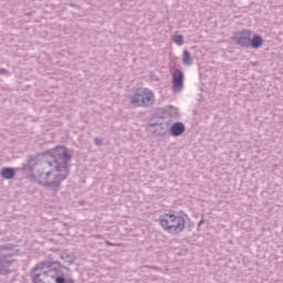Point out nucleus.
<instances>
[{"label":"nucleus","instance_id":"obj_9","mask_svg":"<svg viewBox=\"0 0 283 283\" xmlns=\"http://www.w3.org/2000/svg\"><path fill=\"white\" fill-rule=\"evenodd\" d=\"M0 176L1 178H3V180H12V178H14L15 176L14 168H10V167L2 168L0 171Z\"/></svg>","mask_w":283,"mask_h":283},{"label":"nucleus","instance_id":"obj_15","mask_svg":"<svg viewBox=\"0 0 283 283\" xmlns=\"http://www.w3.org/2000/svg\"><path fill=\"white\" fill-rule=\"evenodd\" d=\"M7 70L6 69H0V74H7Z\"/></svg>","mask_w":283,"mask_h":283},{"label":"nucleus","instance_id":"obj_10","mask_svg":"<svg viewBox=\"0 0 283 283\" xmlns=\"http://www.w3.org/2000/svg\"><path fill=\"white\" fill-rule=\"evenodd\" d=\"M263 43H264V40L258 34L253 35L252 39L250 38V46L253 50H258L259 48H262Z\"/></svg>","mask_w":283,"mask_h":283},{"label":"nucleus","instance_id":"obj_6","mask_svg":"<svg viewBox=\"0 0 283 283\" xmlns=\"http://www.w3.org/2000/svg\"><path fill=\"white\" fill-rule=\"evenodd\" d=\"M233 41L241 48H251V30L239 31L234 34Z\"/></svg>","mask_w":283,"mask_h":283},{"label":"nucleus","instance_id":"obj_3","mask_svg":"<svg viewBox=\"0 0 283 283\" xmlns=\"http://www.w3.org/2000/svg\"><path fill=\"white\" fill-rule=\"evenodd\" d=\"M158 223L167 233L178 235V233H182V231H185V224H187V221L184 216L169 211L159 216Z\"/></svg>","mask_w":283,"mask_h":283},{"label":"nucleus","instance_id":"obj_18","mask_svg":"<svg viewBox=\"0 0 283 283\" xmlns=\"http://www.w3.org/2000/svg\"><path fill=\"white\" fill-rule=\"evenodd\" d=\"M69 283H74V279H70V280H69Z\"/></svg>","mask_w":283,"mask_h":283},{"label":"nucleus","instance_id":"obj_4","mask_svg":"<svg viewBox=\"0 0 283 283\" xmlns=\"http://www.w3.org/2000/svg\"><path fill=\"white\" fill-rule=\"evenodd\" d=\"M132 107H151L156 103V95L149 88H136L127 96Z\"/></svg>","mask_w":283,"mask_h":283},{"label":"nucleus","instance_id":"obj_7","mask_svg":"<svg viewBox=\"0 0 283 283\" xmlns=\"http://www.w3.org/2000/svg\"><path fill=\"white\" fill-rule=\"evenodd\" d=\"M185 87V74L180 70H176L172 73V92L175 94H180L182 92V88Z\"/></svg>","mask_w":283,"mask_h":283},{"label":"nucleus","instance_id":"obj_8","mask_svg":"<svg viewBox=\"0 0 283 283\" xmlns=\"http://www.w3.org/2000/svg\"><path fill=\"white\" fill-rule=\"evenodd\" d=\"M185 124H182V122H177L169 126L170 134L175 137L182 136V134H185Z\"/></svg>","mask_w":283,"mask_h":283},{"label":"nucleus","instance_id":"obj_11","mask_svg":"<svg viewBox=\"0 0 283 283\" xmlns=\"http://www.w3.org/2000/svg\"><path fill=\"white\" fill-rule=\"evenodd\" d=\"M182 63L184 65H193V57H191V53L189 51L185 50L182 53Z\"/></svg>","mask_w":283,"mask_h":283},{"label":"nucleus","instance_id":"obj_2","mask_svg":"<svg viewBox=\"0 0 283 283\" xmlns=\"http://www.w3.org/2000/svg\"><path fill=\"white\" fill-rule=\"evenodd\" d=\"M65 268L59 263H41L33 269V283H65Z\"/></svg>","mask_w":283,"mask_h":283},{"label":"nucleus","instance_id":"obj_16","mask_svg":"<svg viewBox=\"0 0 283 283\" xmlns=\"http://www.w3.org/2000/svg\"><path fill=\"white\" fill-rule=\"evenodd\" d=\"M106 244H107L108 247H114V243H112V242H109V241H106Z\"/></svg>","mask_w":283,"mask_h":283},{"label":"nucleus","instance_id":"obj_1","mask_svg":"<svg viewBox=\"0 0 283 283\" xmlns=\"http://www.w3.org/2000/svg\"><path fill=\"white\" fill-rule=\"evenodd\" d=\"M44 160L36 164L33 172V179L41 187H46L56 193L61 190V184L70 176V160L72 154L63 146H56L54 149L43 155Z\"/></svg>","mask_w":283,"mask_h":283},{"label":"nucleus","instance_id":"obj_14","mask_svg":"<svg viewBox=\"0 0 283 283\" xmlns=\"http://www.w3.org/2000/svg\"><path fill=\"white\" fill-rule=\"evenodd\" d=\"M94 144L97 145V147H101V145H103V139H101V138H95V139H94Z\"/></svg>","mask_w":283,"mask_h":283},{"label":"nucleus","instance_id":"obj_13","mask_svg":"<svg viewBox=\"0 0 283 283\" xmlns=\"http://www.w3.org/2000/svg\"><path fill=\"white\" fill-rule=\"evenodd\" d=\"M172 41L174 43H176V45H179V46L185 45V36H182V34H175L172 36Z\"/></svg>","mask_w":283,"mask_h":283},{"label":"nucleus","instance_id":"obj_12","mask_svg":"<svg viewBox=\"0 0 283 283\" xmlns=\"http://www.w3.org/2000/svg\"><path fill=\"white\" fill-rule=\"evenodd\" d=\"M61 260H63V262H65L66 264H72L74 262V253L63 252L61 254Z\"/></svg>","mask_w":283,"mask_h":283},{"label":"nucleus","instance_id":"obj_17","mask_svg":"<svg viewBox=\"0 0 283 283\" xmlns=\"http://www.w3.org/2000/svg\"><path fill=\"white\" fill-rule=\"evenodd\" d=\"M32 163H36V158H33V159L31 160V165H32Z\"/></svg>","mask_w":283,"mask_h":283},{"label":"nucleus","instance_id":"obj_5","mask_svg":"<svg viewBox=\"0 0 283 283\" xmlns=\"http://www.w3.org/2000/svg\"><path fill=\"white\" fill-rule=\"evenodd\" d=\"M148 127L153 129V134H155V136H167V134H169V122H166L164 117L153 119L148 124Z\"/></svg>","mask_w":283,"mask_h":283}]
</instances>
